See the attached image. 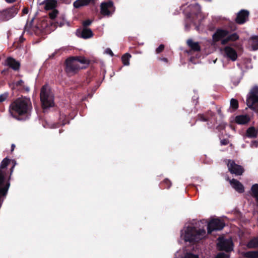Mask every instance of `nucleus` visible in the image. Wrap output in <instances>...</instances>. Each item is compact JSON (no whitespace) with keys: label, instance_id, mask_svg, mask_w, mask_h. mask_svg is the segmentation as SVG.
Returning <instances> with one entry per match:
<instances>
[{"label":"nucleus","instance_id":"nucleus-1","mask_svg":"<svg viewBox=\"0 0 258 258\" xmlns=\"http://www.w3.org/2000/svg\"><path fill=\"white\" fill-rule=\"evenodd\" d=\"M32 110V102L29 98L21 97L13 100L9 106L11 116L18 120L29 118Z\"/></svg>","mask_w":258,"mask_h":258},{"label":"nucleus","instance_id":"nucleus-2","mask_svg":"<svg viewBox=\"0 0 258 258\" xmlns=\"http://www.w3.org/2000/svg\"><path fill=\"white\" fill-rule=\"evenodd\" d=\"M10 161L8 158L6 157L3 160L0 165V209L2 206L4 199L8 195L10 187L11 175L16 165V161H13L14 165L10 169V175L7 178V166L10 164Z\"/></svg>","mask_w":258,"mask_h":258},{"label":"nucleus","instance_id":"nucleus-3","mask_svg":"<svg viewBox=\"0 0 258 258\" xmlns=\"http://www.w3.org/2000/svg\"><path fill=\"white\" fill-rule=\"evenodd\" d=\"M206 230L204 229H197L195 227L188 226L185 231L183 239L185 241L197 242L206 236Z\"/></svg>","mask_w":258,"mask_h":258},{"label":"nucleus","instance_id":"nucleus-4","mask_svg":"<svg viewBox=\"0 0 258 258\" xmlns=\"http://www.w3.org/2000/svg\"><path fill=\"white\" fill-rule=\"evenodd\" d=\"M40 97L42 107L44 109L54 106V96L47 84H45L42 87L40 90Z\"/></svg>","mask_w":258,"mask_h":258},{"label":"nucleus","instance_id":"nucleus-5","mask_svg":"<svg viewBox=\"0 0 258 258\" xmlns=\"http://www.w3.org/2000/svg\"><path fill=\"white\" fill-rule=\"evenodd\" d=\"M21 6L17 4L0 11V21H7L14 18L18 13Z\"/></svg>","mask_w":258,"mask_h":258},{"label":"nucleus","instance_id":"nucleus-6","mask_svg":"<svg viewBox=\"0 0 258 258\" xmlns=\"http://www.w3.org/2000/svg\"><path fill=\"white\" fill-rule=\"evenodd\" d=\"M248 107L258 113V87H253L246 100Z\"/></svg>","mask_w":258,"mask_h":258},{"label":"nucleus","instance_id":"nucleus-7","mask_svg":"<svg viewBox=\"0 0 258 258\" xmlns=\"http://www.w3.org/2000/svg\"><path fill=\"white\" fill-rule=\"evenodd\" d=\"M65 62V71L68 74H76L79 70L87 68V67H81L73 57L67 59Z\"/></svg>","mask_w":258,"mask_h":258},{"label":"nucleus","instance_id":"nucleus-8","mask_svg":"<svg viewBox=\"0 0 258 258\" xmlns=\"http://www.w3.org/2000/svg\"><path fill=\"white\" fill-rule=\"evenodd\" d=\"M225 223L219 219H213L208 223V233L211 234L214 231L221 230L225 226Z\"/></svg>","mask_w":258,"mask_h":258},{"label":"nucleus","instance_id":"nucleus-9","mask_svg":"<svg viewBox=\"0 0 258 258\" xmlns=\"http://www.w3.org/2000/svg\"><path fill=\"white\" fill-rule=\"evenodd\" d=\"M218 240V242L217 245L219 250L226 252H230L233 250V244L231 239L219 237Z\"/></svg>","mask_w":258,"mask_h":258},{"label":"nucleus","instance_id":"nucleus-10","mask_svg":"<svg viewBox=\"0 0 258 258\" xmlns=\"http://www.w3.org/2000/svg\"><path fill=\"white\" fill-rule=\"evenodd\" d=\"M115 8L111 1L103 2L100 5V13L104 16H110L115 11Z\"/></svg>","mask_w":258,"mask_h":258},{"label":"nucleus","instance_id":"nucleus-11","mask_svg":"<svg viewBox=\"0 0 258 258\" xmlns=\"http://www.w3.org/2000/svg\"><path fill=\"white\" fill-rule=\"evenodd\" d=\"M227 166L229 172L236 175H241L244 171V168L241 166L236 164L231 160H228Z\"/></svg>","mask_w":258,"mask_h":258},{"label":"nucleus","instance_id":"nucleus-12","mask_svg":"<svg viewBox=\"0 0 258 258\" xmlns=\"http://www.w3.org/2000/svg\"><path fill=\"white\" fill-rule=\"evenodd\" d=\"M249 12L246 10H241L237 14L235 19L236 23L238 24H244L247 21L249 16Z\"/></svg>","mask_w":258,"mask_h":258},{"label":"nucleus","instance_id":"nucleus-13","mask_svg":"<svg viewBox=\"0 0 258 258\" xmlns=\"http://www.w3.org/2000/svg\"><path fill=\"white\" fill-rule=\"evenodd\" d=\"M228 34H229V31L218 28L213 35L212 38L214 42H218L222 38L224 39L225 37L226 38Z\"/></svg>","mask_w":258,"mask_h":258},{"label":"nucleus","instance_id":"nucleus-14","mask_svg":"<svg viewBox=\"0 0 258 258\" xmlns=\"http://www.w3.org/2000/svg\"><path fill=\"white\" fill-rule=\"evenodd\" d=\"M224 51L225 56L232 61H235L237 59V53L234 48L227 46L224 48Z\"/></svg>","mask_w":258,"mask_h":258},{"label":"nucleus","instance_id":"nucleus-15","mask_svg":"<svg viewBox=\"0 0 258 258\" xmlns=\"http://www.w3.org/2000/svg\"><path fill=\"white\" fill-rule=\"evenodd\" d=\"M10 86L12 89H17L20 92L25 91L28 92L30 90L28 86L25 85L24 82L22 80L13 83Z\"/></svg>","mask_w":258,"mask_h":258},{"label":"nucleus","instance_id":"nucleus-16","mask_svg":"<svg viewBox=\"0 0 258 258\" xmlns=\"http://www.w3.org/2000/svg\"><path fill=\"white\" fill-rule=\"evenodd\" d=\"M6 64L14 71H18L20 67V63L12 57L6 59Z\"/></svg>","mask_w":258,"mask_h":258},{"label":"nucleus","instance_id":"nucleus-17","mask_svg":"<svg viewBox=\"0 0 258 258\" xmlns=\"http://www.w3.org/2000/svg\"><path fill=\"white\" fill-rule=\"evenodd\" d=\"M230 183L232 187L238 192L243 193L244 191V188L242 184L238 180L232 179L230 180Z\"/></svg>","mask_w":258,"mask_h":258},{"label":"nucleus","instance_id":"nucleus-18","mask_svg":"<svg viewBox=\"0 0 258 258\" xmlns=\"http://www.w3.org/2000/svg\"><path fill=\"white\" fill-rule=\"evenodd\" d=\"M90 4H94L95 0H76L74 2L73 6L76 9L81 7L88 6Z\"/></svg>","mask_w":258,"mask_h":258},{"label":"nucleus","instance_id":"nucleus-19","mask_svg":"<svg viewBox=\"0 0 258 258\" xmlns=\"http://www.w3.org/2000/svg\"><path fill=\"white\" fill-rule=\"evenodd\" d=\"M239 36L236 33H233L231 34L228 35L227 37L222 40H221V44L222 45H225L228 43L229 41H235L239 39Z\"/></svg>","mask_w":258,"mask_h":258},{"label":"nucleus","instance_id":"nucleus-20","mask_svg":"<svg viewBox=\"0 0 258 258\" xmlns=\"http://www.w3.org/2000/svg\"><path fill=\"white\" fill-rule=\"evenodd\" d=\"M187 44L194 51H200L201 50V46L199 42H194L192 39H188Z\"/></svg>","mask_w":258,"mask_h":258},{"label":"nucleus","instance_id":"nucleus-21","mask_svg":"<svg viewBox=\"0 0 258 258\" xmlns=\"http://www.w3.org/2000/svg\"><path fill=\"white\" fill-rule=\"evenodd\" d=\"M249 121V118L246 115H237L235 117V122L239 124H245Z\"/></svg>","mask_w":258,"mask_h":258},{"label":"nucleus","instance_id":"nucleus-22","mask_svg":"<svg viewBox=\"0 0 258 258\" xmlns=\"http://www.w3.org/2000/svg\"><path fill=\"white\" fill-rule=\"evenodd\" d=\"M246 247L250 249L258 248V236L252 237L246 244Z\"/></svg>","mask_w":258,"mask_h":258},{"label":"nucleus","instance_id":"nucleus-23","mask_svg":"<svg viewBox=\"0 0 258 258\" xmlns=\"http://www.w3.org/2000/svg\"><path fill=\"white\" fill-rule=\"evenodd\" d=\"M249 43L250 45L252 50L258 49V36H252L249 40Z\"/></svg>","mask_w":258,"mask_h":258},{"label":"nucleus","instance_id":"nucleus-24","mask_svg":"<svg viewBox=\"0 0 258 258\" xmlns=\"http://www.w3.org/2000/svg\"><path fill=\"white\" fill-rule=\"evenodd\" d=\"M44 9L46 10H50L55 9L57 2L55 0H45L44 2Z\"/></svg>","mask_w":258,"mask_h":258},{"label":"nucleus","instance_id":"nucleus-25","mask_svg":"<svg viewBox=\"0 0 258 258\" xmlns=\"http://www.w3.org/2000/svg\"><path fill=\"white\" fill-rule=\"evenodd\" d=\"M93 35L92 30L87 28H84L81 31V37L84 39L91 38Z\"/></svg>","mask_w":258,"mask_h":258},{"label":"nucleus","instance_id":"nucleus-26","mask_svg":"<svg viewBox=\"0 0 258 258\" xmlns=\"http://www.w3.org/2000/svg\"><path fill=\"white\" fill-rule=\"evenodd\" d=\"M73 58L75 59V60L77 61V62L81 63V64H85L84 67H87L89 65L90 63V61L89 59H86L84 56H73Z\"/></svg>","mask_w":258,"mask_h":258},{"label":"nucleus","instance_id":"nucleus-27","mask_svg":"<svg viewBox=\"0 0 258 258\" xmlns=\"http://www.w3.org/2000/svg\"><path fill=\"white\" fill-rule=\"evenodd\" d=\"M243 255L246 258H258V250L246 251L243 253Z\"/></svg>","mask_w":258,"mask_h":258},{"label":"nucleus","instance_id":"nucleus-28","mask_svg":"<svg viewBox=\"0 0 258 258\" xmlns=\"http://www.w3.org/2000/svg\"><path fill=\"white\" fill-rule=\"evenodd\" d=\"M251 195L258 202V184H253L251 187Z\"/></svg>","mask_w":258,"mask_h":258},{"label":"nucleus","instance_id":"nucleus-29","mask_svg":"<svg viewBox=\"0 0 258 258\" xmlns=\"http://www.w3.org/2000/svg\"><path fill=\"white\" fill-rule=\"evenodd\" d=\"M246 136L249 138H255L257 136V131L254 127H250L246 131Z\"/></svg>","mask_w":258,"mask_h":258},{"label":"nucleus","instance_id":"nucleus-30","mask_svg":"<svg viewBox=\"0 0 258 258\" xmlns=\"http://www.w3.org/2000/svg\"><path fill=\"white\" fill-rule=\"evenodd\" d=\"M172 185V183L170 180L167 178L165 179L160 183V187L162 189H169Z\"/></svg>","mask_w":258,"mask_h":258},{"label":"nucleus","instance_id":"nucleus-31","mask_svg":"<svg viewBox=\"0 0 258 258\" xmlns=\"http://www.w3.org/2000/svg\"><path fill=\"white\" fill-rule=\"evenodd\" d=\"M230 108L232 110V111H235L239 107V103L237 100L232 98L230 100Z\"/></svg>","mask_w":258,"mask_h":258},{"label":"nucleus","instance_id":"nucleus-32","mask_svg":"<svg viewBox=\"0 0 258 258\" xmlns=\"http://www.w3.org/2000/svg\"><path fill=\"white\" fill-rule=\"evenodd\" d=\"M131 57V55L128 53L123 54L121 57L122 63L125 66H128L130 64V58Z\"/></svg>","mask_w":258,"mask_h":258},{"label":"nucleus","instance_id":"nucleus-33","mask_svg":"<svg viewBox=\"0 0 258 258\" xmlns=\"http://www.w3.org/2000/svg\"><path fill=\"white\" fill-rule=\"evenodd\" d=\"M52 10V11L49 13V16L51 19H54L56 17L58 13V11L55 9Z\"/></svg>","mask_w":258,"mask_h":258},{"label":"nucleus","instance_id":"nucleus-34","mask_svg":"<svg viewBox=\"0 0 258 258\" xmlns=\"http://www.w3.org/2000/svg\"><path fill=\"white\" fill-rule=\"evenodd\" d=\"M9 93L5 92L4 93L0 95V103H2L7 99L9 97Z\"/></svg>","mask_w":258,"mask_h":258},{"label":"nucleus","instance_id":"nucleus-35","mask_svg":"<svg viewBox=\"0 0 258 258\" xmlns=\"http://www.w3.org/2000/svg\"><path fill=\"white\" fill-rule=\"evenodd\" d=\"M184 258H199V257L198 255H197L196 254H194L190 252H187L185 254Z\"/></svg>","mask_w":258,"mask_h":258},{"label":"nucleus","instance_id":"nucleus-36","mask_svg":"<svg viewBox=\"0 0 258 258\" xmlns=\"http://www.w3.org/2000/svg\"><path fill=\"white\" fill-rule=\"evenodd\" d=\"M33 20H34V18L32 19V20H31V21L29 23H28V22H27V23L25 26V29H24L25 31H29V29L31 28V27L32 26Z\"/></svg>","mask_w":258,"mask_h":258},{"label":"nucleus","instance_id":"nucleus-37","mask_svg":"<svg viewBox=\"0 0 258 258\" xmlns=\"http://www.w3.org/2000/svg\"><path fill=\"white\" fill-rule=\"evenodd\" d=\"M198 119L202 121H206L208 120V118L202 114H199L198 115Z\"/></svg>","mask_w":258,"mask_h":258},{"label":"nucleus","instance_id":"nucleus-38","mask_svg":"<svg viewBox=\"0 0 258 258\" xmlns=\"http://www.w3.org/2000/svg\"><path fill=\"white\" fill-rule=\"evenodd\" d=\"M164 45L163 44H160L158 47H157L156 49V52L157 53H160L162 52L164 49Z\"/></svg>","mask_w":258,"mask_h":258},{"label":"nucleus","instance_id":"nucleus-39","mask_svg":"<svg viewBox=\"0 0 258 258\" xmlns=\"http://www.w3.org/2000/svg\"><path fill=\"white\" fill-rule=\"evenodd\" d=\"M215 258H229V255L224 253H219Z\"/></svg>","mask_w":258,"mask_h":258},{"label":"nucleus","instance_id":"nucleus-40","mask_svg":"<svg viewBox=\"0 0 258 258\" xmlns=\"http://www.w3.org/2000/svg\"><path fill=\"white\" fill-rule=\"evenodd\" d=\"M92 21L90 20H87L83 22V26L84 28H87V26L90 25Z\"/></svg>","mask_w":258,"mask_h":258},{"label":"nucleus","instance_id":"nucleus-41","mask_svg":"<svg viewBox=\"0 0 258 258\" xmlns=\"http://www.w3.org/2000/svg\"><path fill=\"white\" fill-rule=\"evenodd\" d=\"M221 145H227L229 144V140L227 139H224L220 142Z\"/></svg>","mask_w":258,"mask_h":258},{"label":"nucleus","instance_id":"nucleus-42","mask_svg":"<svg viewBox=\"0 0 258 258\" xmlns=\"http://www.w3.org/2000/svg\"><path fill=\"white\" fill-rule=\"evenodd\" d=\"M105 52L107 54H109L110 56H113L114 55L113 53L112 52V50L110 48H107L105 50Z\"/></svg>","mask_w":258,"mask_h":258},{"label":"nucleus","instance_id":"nucleus-43","mask_svg":"<svg viewBox=\"0 0 258 258\" xmlns=\"http://www.w3.org/2000/svg\"><path fill=\"white\" fill-rule=\"evenodd\" d=\"M59 52V50H55V52H54L53 53H52L50 56H49V58H51V59H53L54 58L55 56L56 55V54Z\"/></svg>","mask_w":258,"mask_h":258},{"label":"nucleus","instance_id":"nucleus-44","mask_svg":"<svg viewBox=\"0 0 258 258\" xmlns=\"http://www.w3.org/2000/svg\"><path fill=\"white\" fill-rule=\"evenodd\" d=\"M28 12H29V10H28V8L27 7H25L23 10H22V15H26V14H27L28 13Z\"/></svg>","mask_w":258,"mask_h":258},{"label":"nucleus","instance_id":"nucleus-45","mask_svg":"<svg viewBox=\"0 0 258 258\" xmlns=\"http://www.w3.org/2000/svg\"><path fill=\"white\" fill-rule=\"evenodd\" d=\"M251 146L252 147H257L258 142L256 141H252L251 143Z\"/></svg>","mask_w":258,"mask_h":258},{"label":"nucleus","instance_id":"nucleus-46","mask_svg":"<svg viewBox=\"0 0 258 258\" xmlns=\"http://www.w3.org/2000/svg\"><path fill=\"white\" fill-rule=\"evenodd\" d=\"M195 7L197 8L198 13H200L201 12V6L198 4H196L195 5Z\"/></svg>","mask_w":258,"mask_h":258},{"label":"nucleus","instance_id":"nucleus-47","mask_svg":"<svg viewBox=\"0 0 258 258\" xmlns=\"http://www.w3.org/2000/svg\"><path fill=\"white\" fill-rule=\"evenodd\" d=\"M225 127V126L223 124H220L219 125H218L217 127V128L218 130H223Z\"/></svg>","mask_w":258,"mask_h":258},{"label":"nucleus","instance_id":"nucleus-48","mask_svg":"<svg viewBox=\"0 0 258 258\" xmlns=\"http://www.w3.org/2000/svg\"><path fill=\"white\" fill-rule=\"evenodd\" d=\"M16 0H5V1L7 3H13L14 2H15Z\"/></svg>","mask_w":258,"mask_h":258},{"label":"nucleus","instance_id":"nucleus-49","mask_svg":"<svg viewBox=\"0 0 258 258\" xmlns=\"http://www.w3.org/2000/svg\"><path fill=\"white\" fill-rule=\"evenodd\" d=\"M36 30H39L38 27H35L33 29V30L35 32V34H37V33H38V32H36Z\"/></svg>","mask_w":258,"mask_h":258},{"label":"nucleus","instance_id":"nucleus-50","mask_svg":"<svg viewBox=\"0 0 258 258\" xmlns=\"http://www.w3.org/2000/svg\"><path fill=\"white\" fill-rule=\"evenodd\" d=\"M15 148V145L13 144L11 145V152H13Z\"/></svg>","mask_w":258,"mask_h":258},{"label":"nucleus","instance_id":"nucleus-51","mask_svg":"<svg viewBox=\"0 0 258 258\" xmlns=\"http://www.w3.org/2000/svg\"><path fill=\"white\" fill-rule=\"evenodd\" d=\"M164 60H165V61H167V59L166 58H164Z\"/></svg>","mask_w":258,"mask_h":258},{"label":"nucleus","instance_id":"nucleus-52","mask_svg":"<svg viewBox=\"0 0 258 258\" xmlns=\"http://www.w3.org/2000/svg\"><path fill=\"white\" fill-rule=\"evenodd\" d=\"M218 113H219V114H220V113H221V110H218Z\"/></svg>","mask_w":258,"mask_h":258}]
</instances>
